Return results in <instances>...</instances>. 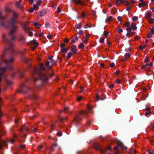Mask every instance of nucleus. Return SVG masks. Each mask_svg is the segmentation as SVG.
I'll return each instance as SVG.
<instances>
[{"label": "nucleus", "mask_w": 154, "mask_h": 154, "mask_svg": "<svg viewBox=\"0 0 154 154\" xmlns=\"http://www.w3.org/2000/svg\"><path fill=\"white\" fill-rule=\"evenodd\" d=\"M13 15L8 22L11 30L8 36L6 37L5 34L2 35L3 41L10 45L5 49L4 53L2 55L3 60H4V56L6 54L8 55V58L4 60V62L6 64L12 62L14 60V50L11 46L12 45L14 41L16 39L15 33L19 28V27L16 26L17 23L16 20L18 17V15L14 11L13 12Z\"/></svg>", "instance_id": "f257e3e1"}, {"label": "nucleus", "mask_w": 154, "mask_h": 154, "mask_svg": "<svg viewBox=\"0 0 154 154\" xmlns=\"http://www.w3.org/2000/svg\"><path fill=\"white\" fill-rule=\"evenodd\" d=\"M28 69L32 75L35 82L46 81L48 80V76L44 73H41L37 68L29 66Z\"/></svg>", "instance_id": "f03ea898"}, {"label": "nucleus", "mask_w": 154, "mask_h": 154, "mask_svg": "<svg viewBox=\"0 0 154 154\" xmlns=\"http://www.w3.org/2000/svg\"><path fill=\"white\" fill-rule=\"evenodd\" d=\"M33 89L29 88L25 83L23 84L20 89L19 90V92L20 93H26L28 92H31L32 94L29 95V97L32 99L36 100L37 99V97L33 93Z\"/></svg>", "instance_id": "7ed1b4c3"}, {"label": "nucleus", "mask_w": 154, "mask_h": 154, "mask_svg": "<svg viewBox=\"0 0 154 154\" xmlns=\"http://www.w3.org/2000/svg\"><path fill=\"white\" fill-rule=\"evenodd\" d=\"M6 17L7 15H3L2 11H0V24L2 27L6 29H8L9 28V26L6 20Z\"/></svg>", "instance_id": "20e7f679"}, {"label": "nucleus", "mask_w": 154, "mask_h": 154, "mask_svg": "<svg viewBox=\"0 0 154 154\" xmlns=\"http://www.w3.org/2000/svg\"><path fill=\"white\" fill-rule=\"evenodd\" d=\"M127 148V147L125 146L122 143H120L114 147V149L116 151L114 154H118L121 152V150H125Z\"/></svg>", "instance_id": "39448f33"}, {"label": "nucleus", "mask_w": 154, "mask_h": 154, "mask_svg": "<svg viewBox=\"0 0 154 154\" xmlns=\"http://www.w3.org/2000/svg\"><path fill=\"white\" fill-rule=\"evenodd\" d=\"M94 147L96 150H100V152L102 153H105V151L107 149L108 150H110V148L109 147H108L107 148H104V149H103L101 146L97 143H94Z\"/></svg>", "instance_id": "423d86ee"}, {"label": "nucleus", "mask_w": 154, "mask_h": 154, "mask_svg": "<svg viewBox=\"0 0 154 154\" xmlns=\"http://www.w3.org/2000/svg\"><path fill=\"white\" fill-rule=\"evenodd\" d=\"M82 119L79 115L75 114L74 118L73 119V122L75 124H79L80 121Z\"/></svg>", "instance_id": "0eeeda50"}, {"label": "nucleus", "mask_w": 154, "mask_h": 154, "mask_svg": "<svg viewBox=\"0 0 154 154\" xmlns=\"http://www.w3.org/2000/svg\"><path fill=\"white\" fill-rule=\"evenodd\" d=\"M23 29L25 32L28 33L29 36H31L32 35V33L31 32L29 31L30 29V28H28L26 24L24 25L23 26Z\"/></svg>", "instance_id": "6e6552de"}, {"label": "nucleus", "mask_w": 154, "mask_h": 154, "mask_svg": "<svg viewBox=\"0 0 154 154\" xmlns=\"http://www.w3.org/2000/svg\"><path fill=\"white\" fill-rule=\"evenodd\" d=\"M38 46V43L36 42L35 41H32L31 42V44L30 46L32 49L34 51V50L36 47Z\"/></svg>", "instance_id": "1a4fd4ad"}, {"label": "nucleus", "mask_w": 154, "mask_h": 154, "mask_svg": "<svg viewBox=\"0 0 154 154\" xmlns=\"http://www.w3.org/2000/svg\"><path fill=\"white\" fill-rule=\"evenodd\" d=\"M18 40L22 44H23L25 42V38L22 35H20L17 38Z\"/></svg>", "instance_id": "9d476101"}, {"label": "nucleus", "mask_w": 154, "mask_h": 154, "mask_svg": "<svg viewBox=\"0 0 154 154\" xmlns=\"http://www.w3.org/2000/svg\"><path fill=\"white\" fill-rule=\"evenodd\" d=\"M38 8V7L37 6L36 4H34L33 5V8H31L29 11V12L30 13H32L33 12L34 10L37 11Z\"/></svg>", "instance_id": "9b49d317"}, {"label": "nucleus", "mask_w": 154, "mask_h": 154, "mask_svg": "<svg viewBox=\"0 0 154 154\" xmlns=\"http://www.w3.org/2000/svg\"><path fill=\"white\" fill-rule=\"evenodd\" d=\"M71 50L72 51L73 54H75L77 53V49L76 47L74 45H73L71 47Z\"/></svg>", "instance_id": "f8f14e48"}, {"label": "nucleus", "mask_w": 154, "mask_h": 154, "mask_svg": "<svg viewBox=\"0 0 154 154\" xmlns=\"http://www.w3.org/2000/svg\"><path fill=\"white\" fill-rule=\"evenodd\" d=\"M47 11L45 10H42L38 13V15L40 16L45 15L47 13Z\"/></svg>", "instance_id": "ddd939ff"}, {"label": "nucleus", "mask_w": 154, "mask_h": 154, "mask_svg": "<svg viewBox=\"0 0 154 154\" xmlns=\"http://www.w3.org/2000/svg\"><path fill=\"white\" fill-rule=\"evenodd\" d=\"M7 69H11V68L8 65L5 67L2 68L0 69L1 71L3 73L6 72Z\"/></svg>", "instance_id": "4468645a"}, {"label": "nucleus", "mask_w": 154, "mask_h": 154, "mask_svg": "<svg viewBox=\"0 0 154 154\" xmlns=\"http://www.w3.org/2000/svg\"><path fill=\"white\" fill-rule=\"evenodd\" d=\"M73 2L75 4H80L81 5H85V3L82 2L81 0H73Z\"/></svg>", "instance_id": "2eb2a0df"}, {"label": "nucleus", "mask_w": 154, "mask_h": 154, "mask_svg": "<svg viewBox=\"0 0 154 154\" xmlns=\"http://www.w3.org/2000/svg\"><path fill=\"white\" fill-rule=\"evenodd\" d=\"M88 113V112L87 111L82 110L79 112V115H83L87 117V114Z\"/></svg>", "instance_id": "dca6fc26"}, {"label": "nucleus", "mask_w": 154, "mask_h": 154, "mask_svg": "<svg viewBox=\"0 0 154 154\" xmlns=\"http://www.w3.org/2000/svg\"><path fill=\"white\" fill-rule=\"evenodd\" d=\"M146 16L148 18H150L152 17V13L150 11H148L146 13Z\"/></svg>", "instance_id": "f3484780"}, {"label": "nucleus", "mask_w": 154, "mask_h": 154, "mask_svg": "<svg viewBox=\"0 0 154 154\" xmlns=\"http://www.w3.org/2000/svg\"><path fill=\"white\" fill-rule=\"evenodd\" d=\"M96 99L97 101L99 100H103L104 99V98L101 97L98 94H97L96 96Z\"/></svg>", "instance_id": "a211bd4d"}, {"label": "nucleus", "mask_w": 154, "mask_h": 154, "mask_svg": "<svg viewBox=\"0 0 154 154\" xmlns=\"http://www.w3.org/2000/svg\"><path fill=\"white\" fill-rule=\"evenodd\" d=\"M49 64H50L49 62L48 61H47L45 63V65L47 66V68L48 69H51V66L49 65Z\"/></svg>", "instance_id": "6ab92c4d"}, {"label": "nucleus", "mask_w": 154, "mask_h": 154, "mask_svg": "<svg viewBox=\"0 0 154 154\" xmlns=\"http://www.w3.org/2000/svg\"><path fill=\"white\" fill-rule=\"evenodd\" d=\"M131 26L133 30H135L137 29V26L134 22L131 23Z\"/></svg>", "instance_id": "aec40b11"}, {"label": "nucleus", "mask_w": 154, "mask_h": 154, "mask_svg": "<svg viewBox=\"0 0 154 154\" xmlns=\"http://www.w3.org/2000/svg\"><path fill=\"white\" fill-rule=\"evenodd\" d=\"M136 150H133V149H130L129 150V153L130 154H136Z\"/></svg>", "instance_id": "412c9836"}, {"label": "nucleus", "mask_w": 154, "mask_h": 154, "mask_svg": "<svg viewBox=\"0 0 154 154\" xmlns=\"http://www.w3.org/2000/svg\"><path fill=\"white\" fill-rule=\"evenodd\" d=\"M34 26L37 29H39L41 26L40 24H38L37 22H35L34 23Z\"/></svg>", "instance_id": "4be33fe9"}, {"label": "nucleus", "mask_w": 154, "mask_h": 154, "mask_svg": "<svg viewBox=\"0 0 154 154\" xmlns=\"http://www.w3.org/2000/svg\"><path fill=\"white\" fill-rule=\"evenodd\" d=\"M60 50L63 53L65 54L67 52L68 50L66 48H61Z\"/></svg>", "instance_id": "5701e85b"}, {"label": "nucleus", "mask_w": 154, "mask_h": 154, "mask_svg": "<svg viewBox=\"0 0 154 154\" xmlns=\"http://www.w3.org/2000/svg\"><path fill=\"white\" fill-rule=\"evenodd\" d=\"M39 66L41 69L43 71H44L45 69V67L44 66L43 64L41 63L39 65Z\"/></svg>", "instance_id": "b1692460"}, {"label": "nucleus", "mask_w": 154, "mask_h": 154, "mask_svg": "<svg viewBox=\"0 0 154 154\" xmlns=\"http://www.w3.org/2000/svg\"><path fill=\"white\" fill-rule=\"evenodd\" d=\"M75 27L78 29H80L82 28V25L81 23H80L79 24H77L75 25Z\"/></svg>", "instance_id": "393cba45"}, {"label": "nucleus", "mask_w": 154, "mask_h": 154, "mask_svg": "<svg viewBox=\"0 0 154 154\" xmlns=\"http://www.w3.org/2000/svg\"><path fill=\"white\" fill-rule=\"evenodd\" d=\"M130 32L127 33L126 34V36L128 37H131L135 33L134 32Z\"/></svg>", "instance_id": "a878e982"}, {"label": "nucleus", "mask_w": 154, "mask_h": 154, "mask_svg": "<svg viewBox=\"0 0 154 154\" xmlns=\"http://www.w3.org/2000/svg\"><path fill=\"white\" fill-rule=\"evenodd\" d=\"M117 12V10L116 9H112L111 10V13L112 15L115 14Z\"/></svg>", "instance_id": "bb28decb"}, {"label": "nucleus", "mask_w": 154, "mask_h": 154, "mask_svg": "<svg viewBox=\"0 0 154 154\" xmlns=\"http://www.w3.org/2000/svg\"><path fill=\"white\" fill-rule=\"evenodd\" d=\"M117 32L119 33H121L123 32V30L120 28L119 26H118L117 28Z\"/></svg>", "instance_id": "cd10ccee"}, {"label": "nucleus", "mask_w": 154, "mask_h": 154, "mask_svg": "<svg viewBox=\"0 0 154 154\" xmlns=\"http://www.w3.org/2000/svg\"><path fill=\"white\" fill-rule=\"evenodd\" d=\"M42 2V1L41 0H39L37 1L36 2V5L37 6H39L41 5V4Z\"/></svg>", "instance_id": "c85d7f7f"}, {"label": "nucleus", "mask_w": 154, "mask_h": 154, "mask_svg": "<svg viewBox=\"0 0 154 154\" xmlns=\"http://www.w3.org/2000/svg\"><path fill=\"white\" fill-rule=\"evenodd\" d=\"M85 47V45L83 43H82L79 44L78 47L80 49H82Z\"/></svg>", "instance_id": "c756f323"}, {"label": "nucleus", "mask_w": 154, "mask_h": 154, "mask_svg": "<svg viewBox=\"0 0 154 154\" xmlns=\"http://www.w3.org/2000/svg\"><path fill=\"white\" fill-rule=\"evenodd\" d=\"M79 38L78 37H76L75 38H73L72 40V42L74 43Z\"/></svg>", "instance_id": "7c9ffc66"}, {"label": "nucleus", "mask_w": 154, "mask_h": 154, "mask_svg": "<svg viewBox=\"0 0 154 154\" xmlns=\"http://www.w3.org/2000/svg\"><path fill=\"white\" fill-rule=\"evenodd\" d=\"M72 55V53L71 52H69L67 54V57L68 58H70L71 57Z\"/></svg>", "instance_id": "2f4dec72"}, {"label": "nucleus", "mask_w": 154, "mask_h": 154, "mask_svg": "<svg viewBox=\"0 0 154 154\" xmlns=\"http://www.w3.org/2000/svg\"><path fill=\"white\" fill-rule=\"evenodd\" d=\"M130 25V23L129 22H126L124 23V26L125 27H128Z\"/></svg>", "instance_id": "473e14b6"}, {"label": "nucleus", "mask_w": 154, "mask_h": 154, "mask_svg": "<svg viewBox=\"0 0 154 154\" xmlns=\"http://www.w3.org/2000/svg\"><path fill=\"white\" fill-rule=\"evenodd\" d=\"M50 61V63L51 65L54 64L56 63V62L53 59Z\"/></svg>", "instance_id": "72a5a7b5"}, {"label": "nucleus", "mask_w": 154, "mask_h": 154, "mask_svg": "<svg viewBox=\"0 0 154 154\" xmlns=\"http://www.w3.org/2000/svg\"><path fill=\"white\" fill-rule=\"evenodd\" d=\"M148 66H149V64H148L147 63V64H146L145 65H142L141 68V69H144L146 68Z\"/></svg>", "instance_id": "f704fd0d"}, {"label": "nucleus", "mask_w": 154, "mask_h": 154, "mask_svg": "<svg viewBox=\"0 0 154 154\" xmlns=\"http://www.w3.org/2000/svg\"><path fill=\"white\" fill-rule=\"evenodd\" d=\"M138 20V18L137 16H134L132 18V20L134 21H135Z\"/></svg>", "instance_id": "c9c22d12"}, {"label": "nucleus", "mask_w": 154, "mask_h": 154, "mask_svg": "<svg viewBox=\"0 0 154 154\" xmlns=\"http://www.w3.org/2000/svg\"><path fill=\"white\" fill-rule=\"evenodd\" d=\"M125 57L126 58H128L130 57V54L129 53H127L125 54Z\"/></svg>", "instance_id": "e433bc0d"}, {"label": "nucleus", "mask_w": 154, "mask_h": 154, "mask_svg": "<svg viewBox=\"0 0 154 154\" xmlns=\"http://www.w3.org/2000/svg\"><path fill=\"white\" fill-rule=\"evenodd\" d=\"M112 16H110L107 18L106 19V20L107 21H109L112 20Z\"/></svg>", "instance_id": "4c0bfd02"}, {"label": "nucleus", "mask_w": 154, "mask_h": 154, "mask_svg": "<svg viewBox=\"0 0 154 154\" xmlns=\"http://www.w3.org/2000/svg\"><path fill=\"white\" fill-rule=\"evenodd\" d=\"M82 98V96H79L77 98V100L78 101H80Z\"/></svg>", "instance_id": "58836bf2"}, {"label": "nucleus", "mask_w": 154, "mask_h": 154, "mask_svg": "<svg viewBox=\"0 0 154 154\" xmlns=\"http://www.w3.org/2000/svg\"><path fill=\"white\" fill-rule=\"evenodd\" d=\"M132 30V29L131 27H129L126 29V30L128 32H131Z\"/></svg>", "instance_id": "ea45409f"}, {"label": "nucleus", "mask_w": 154, "mask_h": 154, "mask_svg": "<svg viewBox=\"0 0 154 154\" xmlns=\"http://www.w3.org/2000/svg\"><path fill=\"white\" fill-rule=\"evenodd\" d=\"M154 20V19L153 18H149V22L150 23L152 24L153 23Z\"/></svg>", "instance_id": "a19ab883"}, {"label": "nucleus", "mask_w": 154, "mask_h": 154, "mask_svg": "<svg viewBox=\"0 0 154 154\" xmlns=\"http://www.w3.org/2000/svg\"><path fill=\"white\" fill-rule=\"evenodd\" d=\"M99 42L100 43H103L104 42V38H100L99 40Z\"/></svg>", "instance_id": "79ce46f5"}, {"label": "nucleus", "mask_w": 154, "mask_h": 154, "mask_svg": "<svg viewBox=\"0 0 154 154\" xmlns=\"http://www.w3.org/2000/svg\"><path fill=\"white\" fill-rule=\"evenodd\" d=\"M151 113V112L150 111H147L145 113L144 115L145 116H147L150 114Z\"/></svg>", "instance_id": "37998d69"}, {"label": "nucleus", "mask_w": 154, "mask_h": 154, "mask_svg": "<svg viewBox=\"0 0 154 154\" xmlns=\"http://www.w3.org/2000/svg\"><path fill=\"white\" fill-rule=\"evenodd\" d=\"M103 34L106 36L107 37V35H108L109 32L106 31H104L103 32Z\"/></svg>", "instance_id": "c03bdc74"}, {"label": "nucleus", "mask_w": 154, "mask_h": 154, "mask_svg": "<svg viewBox=\"0 0 154 154\" xmlns=\"http://www.w3.org/2000/svg\"><path fill=\"white\" fill-rule=\"evenodd\" d=\"M59 119L61 122H62L63 119H65L66 120H67V118L65 117L64 118H61L60 117L59 118Z\"/></svg>", "instance_id": "a18cd8bd"}, {"label": "nucleus", "mask_w": 154, "mask_h": 154, "mask_svg": "<svg viewBox=\"0 0 154 154\" xmlns=\"http://www.w3.org/2000/svg\"><path fill=\"white\" fill-rule=\"evenodd\" d=\"M77 32L78 33V34L81 35L84 32L81 29L78 32Z\"/></svg>", "instance_id": "49530a36"}, {"label": "nucleus", "mask_w": 154, "mask_h": 154, "mask_svg": "<svg viewBox=\"0 0 154 154\" xmlns=\"http://www.w3.org/2000/svg\"><path fill=\"white\" fill-rule=\"evenodd\" d=\"M150 33L152 34H154V28H152L151 29Z\"/></svg>", "instance_id": "de8ad7c7"}, {"label": "nucleus", "mask_w": 154, "mask_h": 154, "mask_svg": "<svg viewBox=\"0 0 154 154\" xmlns=\"http://www.w3.org/2000/svg\"><path fill=\"white\" fill-rule=\"evenodd\" d=\"M150 60L149 58H146L144 60V62L145 63H148L149 62Z\"/></svg>", "instance_id": "09e8293b"}, {"label": "nucleus", "mask_w": 154, "mask_h": 154, "mask_svg": "<svg viewBox=\"0 0 154 154\" xmlns=\"http://www.w3.org/2000/svg\"><path fill=\"white\" fill-rule=\"evenodd\" d=\"M115 3L116 5H118L121 4L120 0H117Z\"/></svg>", "instance_id": "8fccbe9b"}, {"label": "nucleus", "mask_w": 154, "mask_h": 154, "mask_svg": "<svg viewBox=\"0 0 154 154\" xmlns=\"http://www.w3.org/2000/svg\"><path fill=\"white\" fill-rule=\"evenodd\" d=\"M69 110V108L68 107H66L64 108V111L65 112H66L67 111Z\"/></svg>", "instance_id": "3c124183"}, {"label": "nucleus", "mask_w": 154, "mask_h": 154, "mask_svg": "<svg viewBox=\"0 0 154 154\" xmlns=\"http://www.w3.org/2000/svg\"><path fill=\"white\" fill-rule=\"evenodd\" d=\"M108 86L110 88L112 89L114 87V85L113 84H111L109 85Z\"/></svg>", "instance_id": "603ef678"}, {"label": "nucleus", "mask_w": 154, "mask_h": 154, "mask_svg": "<svg viewBox=\"0 0 154 154\" xmlns=\"http://www.w3.org/2000/svg\"><path fill=\"white\" fill-rule=\"evenodd\" d=\"M53 148V147L51 146V147H50V148L49 149V150L50 152H53L54 151V149Z\"/></svg>", "instance_id": "864d4df0"}, {"label": "nucleus", "mask_w": 154, "mask_h": 154, "mask_svg": "<svg viewBox=\"0 0 154 154\" xmlns=\"http://www.w3.org/2000/svg\"><path fill=\"white\" fill-rule=\"evenodd\" d=\"M66 45L65 43H63L62 44H61L60 45V47L61 48H64V46H65Z\"/></svg>", "instance_id": "5fc2aeb1"}, {"label": "nucleus", "mask_w": 154, "mask_h": 154, "mask_svg": "<svg viewBox=\"0 0 154 154\" xmlns=\"http://www.w3.org/2000/svg\"><path fill=\"white\" fill-rule=\"evenodd\" d=\"M57 135L59 137L61 136L62 135V134L61 132H59L57 133Z\"/></svg>", "instance_id": "6e6d98bb"}, {"label": "nucleus", "mask_w": 154, "mask_h": 154, "mask_svg": "<svg viewBox=\"0 0 154 154\" xmlns=\"http://www.w3.org/2000/svg\"><path fill=\"white\" fill-rule=\"evenodd\" d=\"M23 128H24L26 131H28L29 130V129L27 127V126H24L23 127Z\"/></svg>", "instance_id": "4d7b16f0"}, {"label": "nucleus", "mask_w": 154, "mask_h": 154, "mask_svg": "<svg viewBox=\"0 0 154 154\" xmlns=\"http://www.w3.org/2000/svg\"><path fill=\"white\" fill-rule=\"evenodd\" d=\"M149 154H154V151L152 150H149L148 151Z\"/></svg>", "instance_id": "13d9d810"}, {"label": "nucleus", "mask_w": 154, "mask_h": 154, "mask_svg": "<svg viewBox=\"0 0 154 154\" xmlns=\"http://www.w3.org/2000/svg\"><path fill=\"white\" fill-rule=\"evenodd\" d=\"M152 34L149 33L147 35V37L148 38H150L152 37Z\"/></svg>", "instance_id": "bf43d9fd"}, {"label": "nucleus", "mask_w": 154, "mask_h": 154, "mask_svg": "<svg viewBox=\"0 0 154 154\" xmlns=\"http://www.w3.org/2000/svg\"><path fill=\"white\" fill-rule=\"evenodd\" d=\"M143 6H144V4L143 3H142V2L139 3V7L141 8Z\"/></svg>", "instance_id": "052dcab7"}, {"label": "nucleus", "mask_w": 154, "mask_h": 154, "mask_svg": "<svg viewBox=\"0 0 154 154\" xmlns=\"http://www.w3.org/2000/svg\"><path fill=\"white\" fill-rule=\"evenodd\" d=\"M7 83L9 85H11L12 83V82L9 81L8 80L7 81Z\"/></svg>", "instance_id": "680f3d73"}, {"label": "nucleus", "mask_w": 154, "mask_h": 154, "mask_svg": "<svg viewBox=\"0 0 154 154\" xmlns=\"http://www.w3.org/2000/svg\"><path fill=\"white\" fill-rule=\"evenodd\" d=\"M117 19L120 22H121V20L122 19V17H121L119 16L117 17Z\"/></svg>", "instance_id": "e2e57ef3"}, {"label": "nucleus", "mask_w": 154, "mask_h": 154, "mask_svg": "<svg viewBox=\"0 0 154 154\" xmlns=\"http://www.w3.org/2000/svg\"><path fill=\"white\" fill-rule=\"evenodd\" d=\"M19 73L20 74V76L21 77H23V72H22V71H19Z\"/></svg>", "instance_id": "0e129e2a"}, {"label": "nucleus", "mask_w": 154, "mask_h": 154, "mask_svg": "<svg viewBox=\"0 0 154 154\" xmlns=\"http://www.w3.org/2000/svg\"><path fill=\"white\" fill-rule=\"evenodd\" d=\"M125 5H127L128 6L130 5V2L128 1H125Z\"/></svg>", "instance_id": "69168bd1"}, {"label": "nucleus", "mask_w": 154, "mask_h": 154, "mask_svg": "<svg viewBox=\"0 0 154 154\" xmlns=\"http://www.w3.org/2000/svg\"><path fill=\"white\" fill-rule=\"evenodd\" d=\"M85 16V13H82L81 14V16L82 17H84Z\"/></svg>", "instance_id": "338daca9"}, {"label": "nucleus", "mask_w": 154, "mask_h": 154, "mask_svg": "<svg viewBox=\"0 0 154 154\" xmlns=\"http://www.w3.org/2000/svg\"><path fill=\"white\" fill-rule=\"evenodd\" d=\"M89 36V33L87 34L84 37V38L86 39Z\"/></svg>", "instance_id": "774afa93"}]
</instances>
